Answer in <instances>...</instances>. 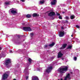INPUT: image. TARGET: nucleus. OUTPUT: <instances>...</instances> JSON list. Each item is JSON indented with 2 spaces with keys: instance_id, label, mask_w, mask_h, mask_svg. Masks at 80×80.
<instances>
[{
  "instance_id": "7",
  "label": "nucleus",
  "mask_w": 80,
  "mask_h": 80,
  "mask_svg": "<svg viewBox=\"0 0 80 80\" xmlns=\"http://www.w3.org/2000/svg\"><path fill=\"white\" fill-rule=\"evenodd\" d=\"M64 35H65V32L63 31H60L59 32V35L60 37H63V36H64Z\"/></svg>"
},
{
  "instance_id": "30",
  "label": "nucleus",
  "mask_w": 80,
  "mask_h": 80,
  "mask_svg": "<svg viewBox=\"0 0 80 80\" xmlns=\"http://www.w3.org/2000/svg\"><path fill=\"white\" fill-rule=\"evenodd\" d=\"M26 80H27V79H28V76L26 77Z\"/></svg>"
},
{
  "instance_id": "11",
  "label": "nucleus",
  "mask_w": 80,
  "mask_h": 80,
  "mask_svg": "<svg viewBox=\"0 0 80 80\" xmlns=\"http://www.w3.org/2000/svg\"><path fill=\"white\" fill-rule=\"evenodd\" d=\"M63 55V54H62L61 52H59L58 54V58H61L62 56Z\"/></svg>"
},
{
  "instance_id": "37",
  "label": "nucleus",
  "mask_w": 80,
  "mask_h": 80,
  "mask_svg": "<svg viewBox=\"0 0 80 80\" xmlns=\"http://www.w3.org/2000/svg\"><path fill=\"white\" fill-rule=\"evenodd\" d=\"M73 35L72 34L71 35V37H73Z\"/></svg>"
},
{
  "instance_id": "1",
  "label": "nucleus",
  "mask_w": 80,
  "mask_h": 80,
  "mask_svg": "<svg viewBox=\"0 0 80 80\" xmlns=\"http://www.w3.org/2000/svg\"><path fill=\"white\" fill-rule=\"evenodd\" d=\"M68 70V67L65 66V68H60L58 70V72L60 73H64V72H67Z\"/></svg>"
},
{
  "instance_id": "8",
  "label": "nucleus",
  "mask_w": 80,
  "mask_h": 80,
  "mask_svg": "<svg viewBox=\"0 0 80 80\" xmlns=\"http://www.w3.org/2000/svg\"><path fill=\"white\" fill-rule=\"evenodd\" d=\"M67 44H62V47L60 48V50H62V49H65V48H66V47H67Z\"/></svg>"
},
{
  "instance_id": "10",
  "label": "nucleus",
  "mask_w": 80,
  "mask_h": 80,
  "mask_svg": "<svg viewBox=\"0 0 80 80\" xmlns=\"http://www.w3.org/2000/svg\"><path fill=\"white\" fill-rule=\"evenodd\" d=\"M28 67H26L24 71V72L25 74H26V75H27L29 74V73L28 72Z\"/></svg>"
},
{
  "instance_id": "21",
  "label": "nucleus",
  "mask_w": 80,
  "mask_h": 80,
  "mask_svg": "<svg viewBox=\"0 0 80 80\" xmlns=\"http://www.w3.org/2000/svg\"><path fill=\"white\" fill-rule=\"evenodd\" d=\"M28 61L29 62H32V59L30 58H29L28 59Z\"/></svg>"
},
{
  "instance_id": "24",
  "label": "nucleus",
  "mask_w": 80,
  "mask_h": 80,
  "mask_svg": "<svg viewBox=\"0 0 80 80\" xmlns=\"http://www.w3.org/2000/svg\"><path fill=\"white\" fill-rule=\"evenodd\" d=\"M30 35H31V37H33V33H31Z\"/></svg>"
},
{
  "instance_id": "13",
  "label": "nucleus",
  "mask_w": 80,
  "mask_h": 80,
  "mask_svg": "<svg viewBox=\"0 0 80 80\" xmlns=\"http://www.w3.org/2000/svg\"><path fill=\"white\" fill-rule=\"evenodd\" d=\"M32 16L33 17H38L39 16V15L38 14V13H35L33 14Z\"/></svg>"
},
{
  "instance_id": "28",
  "label": "nucleus",
  "mask_w": 80,
  "mask_h": 80,
  "mask_svg": "<svg viewBox=\"0 0 80 80\" xmlns=\"http://www.w3.org/2000/svg\"><path fill=\"white\" fill-rule=\"evenodd\" d=\"M56 14H57V15H58V16H60V14H59L58 13H57Z\"/></svg>"
},
{
  "instance_id": "4",
  "label": "nucleus",
  "mask_w": 80,
  "mask_h": 80,
  "mask_svg": "<svg viewBox=\"0 0 80 80\" xmlns=\"http://www.w3.org/2000/svg\"><path fill=\"white\" fill-rule=\"evenodd\" d=\"M23 30L24 31H32V29L30 27H24L23 28Z\"/></svg>"
},
{
  "instance_id": "12",
  "label": "nucleus",
  "mask_w": 80,
  "mask_h": 80,
  "mask_svg": "<svg viewBox=\"0 0 80 80\" xmlns=\"http://www.w3.org/2000/svg\"><path fill=\"white\" fill-rule=\"evenodd\" d=\"M57 2L56 0H53L52 2H51L52 5H54Z\"/></svg>"
},
{
  "instance_id": "29",
  "label": "nucleus",
  "mask_w": 80,
  "mask_h": 80,
  "mask_svg": "<svg viewBox=\"0 0 80 80\" xmlns=\"http://www.w3.org/2000/svg\"><path fill=\"white\" fill-rule=\"evenodd\" d=\"M69 18H68V17H66V19H67V20H68V19Z\"/></svg>"
},
{
  "instance_id": "36",
  "label": "nucleus",
  "mask_w": 80,
  "mask_h": 80,
  "mask_svg": "<svg viewBox=\"0 0 80 80\" xmlns=\"http://www.w3.org/2000/svg\"><path fill=\"white\" fill-rule=\"evenodd\" d=\"M62 13H65V12L63 11V12H62Z\"/></svg>"
},
{
  "instance_id": "41",
  "label": "nucleus",
  "mask_w": 80,
  "mask_h": 80,
  "mask_svg": "<svg viewBox=\"0 0 80 80\" xmlns=\"http://www.w3.org/2000/svg\"><path fill=\"white\" fill-rule=\"evenodd\" d=\"M25 24H23V25H24Z\"/></svg>"
},
{
  "instance_id": "3",
  "label": "nucleus",
  "mask_w": 80,
  "mask_h": 80,
  "mask_svg": "<svg viewBox=\"0 0 80 80\" xmlns=\"http://www.w3.org/2000/svg\"><path fill=\"white\" fill-rule=\"evenodd\" d=\"M8 77V75L7 74H4L2 76V80H5L6 79H7V78Z\"/></svg>"
},
{
  "instance_id": "2",
  "label": "nucleus",
  "mask_w": 80,
  "mask_h": 80,
  "mask_svg": "<svg viewBox=\"0 0 80 80\" xmlns=\"http://www.w3.org/2000/svg\"><path fill=\"white\" fill-rule=\"evenodd\" d=\"M10 10L11 11V12L13 14V15H15V14H16V13H17V12L15 9L12 8V9H10Z\"/></svg>"
},
{
  "instance_id": "31",
  "label": "nucleus",
  "mask_w": 80,
  "mask_h": 80,
  "mask_svg": "<svg viewBox=\"0 0 80 80\" xmlns=\"http://www.w3.org/2000/svg\"><path fill=\"white\" fill-rule=\"evenodd\" d=\"M21 1L22 2H25V0H21Z\"/></svg>"
},
{
  "instance_id": "14",
  "label": "nucleus",
  "mask_w": 80,
  "mask_h": 80,
  "mask_svg": "<svg viewBox=\"0 0 80 80\" xmlns=\"http://www.w3.org/2000/svg\"><path fill=\"white\" fill-rule=\"evenodd\" d=\"M54 45H55V42H52V44L49 45L48 46L50 47H52L54 46Z\"/></svg>"
},
{
  "instance_id": "20",
  "label": "nucleus",
  "mask_w": 80,
  "mask_h": 80,
  "mask_svg": "<svg viewBox=\"0 0 80 80\" xmlns=\"http://www.w3.org/2000/svg\"><path fill=\"white\" fill-rule=\"evenodd\" d=\"M6 74H7V75H8V76H9V75L10 74V72L9 71H7L6 72Z\"/></svg>"
},
{
  "instance_id": "32",
  "label": "nucleus",
  "mask_w": 80,
  "mask_h": 80,
  "mask_svg": "<svg viewBox=\"0 0 80 80\" xmlns=\"http://www.w3.org/2000/svg\"><path fill=\"white\" fill-rule=\"evenodd\" d=\"M61 28H62V30H63V29H64L63 27H61Z\"/></svg>"
},
{
  "instance_id": "16",
  "label": "nucleus",
  "mask_w": 80,
  "mask_h": 80,
  "mask_svg": "<svg viewBox=\"0 0 80 80\" xmlns=\"http://www.w3.org/2000/svg\"><path fill=\"white\" fill-rule=\"evenodd\" d=\"M40 3L41 4H43L45 3V1L43 0H41L40 1Z\"/></svg>"
},
{
  "instance_id": "15",
  "label": "nucleus",
  "mask_w": 80,
  "mask_h": 80,
  "mask_svg": "<svg viewBox=\"0 0 80 80\" xmlns=\"http://www.w3.org/2000/svg\"><path fill=\"white\" fill-rule=\"evenodd\" d=\"M32 80H39L37 76L34 77L32 78Z\"/></svg>"
},
{
  "instance_id": "35",
  "label": "nucleus",
  "mask_w": 80,
  "mask_h": 80,
  "mask_svg": "<svg viewBox=\"0 0 80 80\" xmlns=\"http://www.w3.org/2000/svg\"><path fill=\"white\" fill-rule=\"evenodd\" d=\"M2 48L0 47V50H2Z\"/></svg>"
},
{
  "instance_id": "42",
  "label": "nucleus",
  "mask_w": 80,
  "mask_h": 80,
  "mask_svg": "<svg viewBox=\"0 0 80 80\" xmlns=\"http://www.w3.org/2000/svg\"><path fill=\"white\" fill-rule=\"evenodd\" d=\"M58 80H60V79H58Z\"/></svg>"
},
{
  "instance_id": "27",
  "label": "nucleus",
  "mask_w": 80,
  "mask_h": 80,
  "mask_svg": "<svg viewBox=\"0 0 80 80\" xmlns=\"http://www.w3.org/2000/svg\"><path fill=\"white\" fill-rule=\"evenodd\" d=\"M59 19H62V17H61V16H59Z\"/></svg>"
},
{
  "instance_id": "39",
  "label": "nucleus",
  "mask_w": 80,
  "mask_h": 80,
  "mask_svg": "<svg viewBox=\"0 0 80 80\" xmlns=\"http://www.w3.org/2000/svg\"><path fill=\"white\" fill-rule=\"evenodd\" d=\"M61 80H63V79H62V78L61 79H60Z\"/></svg>"
},
{
  "instance_id": "19",
  "label": "nucleus",
  "mask_w": 80,
  "mask_h": 80,
  "mask_svg": "<svg viewBox=\"0 0 80 80\" xmlns=\"http://www.w3.org/2000/svg\"><path fill=\"white\" fill-rule=\"evenodd\" d=\"M72 46H68V48H67V49H71V48H72Z\"/></svg>"
},
{
  "instance_id": "34",
  "label": "nucleus",
  "mask_w": 80,
  "mask_h": 80,
  "mask_svg": "<svg viewBox=\"0 0 80 80\" xmlns=\"http://www.w3.org/2000/svg\"><path fill=\"white\" fill-rule=\"evenodd\" d=\"M10 53H11V52H12V51L11 50H10Z\"/></svg>"
},
{
  "instance_id": "33",
  "label": "nucleus",
  "mask_w": 80,
  "mask_h": 80,
  "mask_svg": "<svg viewBox=\"0 0 80 80\" xmlns=\"http://www.w3.org/2000/svg\"><path fill=\"white\" fill-rule=\"evenodd\" d=\"M66 23H68V21L66 20L65 21Z\"/></svg>"
},
{
  "instance_id": "5",
  "label": "nucleus",
  "mask_w": 80,
  "mask_h": 80,
  "mask_svg": "<svg viewBox=\"0 0 80 80\" xmlns=\"http://www.w3.org/2000/svg\"><path fill=\"white\" fill-rule=\"evenodd\" d=\"M11 63V60L10 59H8L6 60L4 62V64L6 65L7 66L8 64Z\"/></svg>"
},
{
  "instance_id": "9",
  "label": "nucleus",
  "mask_w": 80,
  "mask_h": 80,
  "mask_svg": "<svg viewBox=\"0 0 80 80\" xmlns=\"http://www.w3.org/2000/svg\"><path fill=\"white\" fill-rule=\"evenodd\" d=\"M55 12H50L48 14V16L49 17H52V16H53V15H55Z\"/></svg>"
},
{
  "instance_id": "40",
  "label": "nucleus",
  "mask_w": 80,
  "mask_h": 80,
  "mask_svg": "<svg viewBox=\"0 0 80 80\" xmlns=\"http://www.w3.org/2000/svg\"><path fill=\"white\" fill-rule=\"evenodd\" d=\"M62 60H63V58H62Z\"/></svg>"
},
{
  "instance_id": "23",
  "label": "nucleus",
  "mask_w": 80,
  "mask_h": 80,
  "mask_svg": "<svg viewBox=\"0 0 80 80\" xmlns=\"http://www.w3.org/2000/svg\"><path fill=\"white\" fill-rule=\"evenodd\" d=\"M76 27L77 28H80V26H78V25H76Z\"/></svg>"
},
{
  "instance_id": "6",
  "label": "nucleus",
  "mask_w": 80,
  "mask_h": 80,
  "mask_svg": "<svg viewBox=\"0 0 80 80\" xmlns=\"http://www.w3.org/2000/svg\"><path fill=\"white\" fill-rule=\"evenodd\" d=\"M52 69H53V68H52V67L50 66V67H48L47 68L46 71V72L47 73H49L50 72L51 70H52Z\"/></svg>"
},
{
  "instance_id": "26",
  "label": "nucleus",
  "mask_w": 80,
  "mask_h": 80,
  "mask_svg": "<svg viewBox=\"0 0 80 80\" xmlns=\"http://www.w3.org/2000/svg\"><path fill=\"white\" fill-rule=\"evenodd\" d=\"M5 4H6V5H9V2H5Z\"/></svg>"
},
{
  "instance_id": "18",
  "label": "nucleus",
  "mask_w": 80,
  "mask_h": 80,
  "mask_svg": "<svg viewBox=\"0 0 80 80\" xmlns=\"http://www.w3.org/2000/svg\"><path fill=\"white\" fill-rule=\"evenodd\" d=\"M70 18L71 19H74V18H75V16L73 15H72L71 16Z\"/></svg>"
},
{
  "instance_id": "22",
  "label": "nucleus",
  "mask_w": 80,
  "mask_h": 80,
  "mask_svg": "<svg viewBox=\"0 0 80 80\" xmlns=\"http://www.w3.org/2000/svg\"><path fill=\"white\" fill-rule=\"evenodd\" d=\"M77 58L76 57H74V60H75V61H76L77 60Z\"/></svg>"
},
{
  "instance_id": "38",
  "label": "nucleus",
  "mask_w": 80,
  "mask_h": 80,
  "mask_svg": "<svg viewBox=\"0 0 80 80\" xmlns=\"http://www.w3.org/2000/svg\"><path fill=\"white\" fill-rule=\"evenodd\" d=\"M13 80H17L16 79H14Z\"/></svg>"
},
{
  "instance_id": "17",
  "label": "nucleus",
  "mask_w": 80,
  "mask_h": 80,
  "mask_svg": "<svg viewBox=\"0 0 80 80\" xmlns=\"http://www.w3.org/2000/svg\"><path fill=\"white\" fill-rule=\"evenodd\" d=\"M26 17L27 18H29L31 17V15L29 14H28L26 15Z\"/></svg>"
},
{
  "instance_id": "25",
  "label": "nucleus",
  "mask_w": 80,
  "mask_h": 80,
  "mask_svg": "<svg viewBox=\"0 0 80 80\" xmlns=\"http://www.w3.org/2000/svg\"><path fill=\"white\" fill-rule=\"evenodd\" d=\"M48 47V45H45L44 46V48H47Z\"/></svg>"
}]
</instances>
